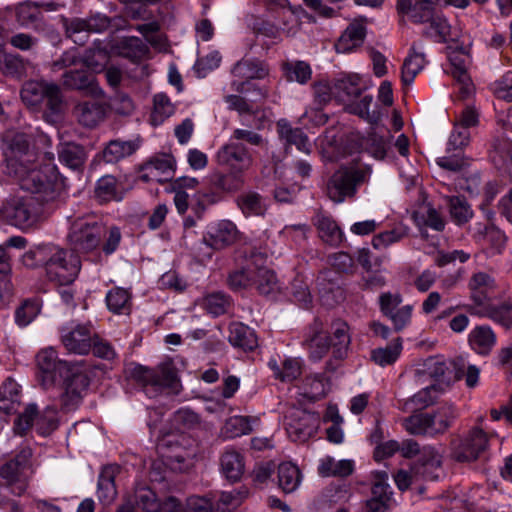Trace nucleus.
Returning a JSON list of instances; mask_svg holds the SVG:
<instances>
[{
    "label": "nucleus",
    "instance_id": "nucleus-14",
    "mask_svg": "<svg viewBox=\"0 0 512 512\" xmlns=\"http://www.w3.org/2000/svg\"><path fill=\"white\" fill-rule=\"evenodd\" d=\"M489 445L487 433L478 426L472 427L459 441L452 443V458L457 462H473Z\"/></svg>",
    "mask_w": 512,
    "mask_h": 512
},
{
    "label": "nucleus",
    "instance_id": "nucleus-13",
    "mask_svg": "<svg viewBox=\"0 0 512 512\" xmlns=\"http://www.w3.org/2000/svg\"><path fill=\"white\" fill-rule=\"evenodd\" d=\"M320 425L319 415L300 408L290 409L284 418L289 438L294 442H305L315 435Z\"/></svg>",
    "mask_w": 512,
    "mask_h": 512
},
{
    "label": "nucleus",
    "instance_id": "nucleus-44",
    "mask_svg": "<svg viewBox=\"0 0 512 512\" xmlns=\"http://www.w3.org/2000/svg\"><path fill=\"white\" fill-rule=\"evenodd\" d=\"M256 264L246 263L245 266L231 271L227 277V284L233 291H242L253 288L256 276Z\"/></svg>",
    "mask_w": 512,
    "mask_h": 512
},
{
    "label": "nucleus",
    "instance_id": "nucleus-9",
    "mask_svg": "<svg viewBox=\"0 0 512 512\" xmlns=\"http://www.w3.org/2000/svg\"><path fill=\"white\" fill-rule=\"evenodd\" d=\"M41 209L33 197H11L2 203V221L22 231L35 228Z\"/></svg>",
    "mask_w": 512,
    "mask_h": 512
},
{
    "label": "nucleus",
    "instance_id": "nucleus-55",
    "mask_svg": "<svg viewBox=\"0 0 512 512\" xmlns=\"http://www.w3.org/2000/svg\"><path fill=\"white\" fill-rule=\"evenodd\" d=\"M372 101V95H365L360 101L350 104L347 109L351 114L359 116L369 124L377 125L381 120V112L378 109H374L370 112L369 108Z\"/></svg>",
    "mask_w": 512,
    "mask_h": 512
},
{
    "label": "nucleus",
    "instance_id": "nucleus-31",
    "mask_svg": "<svg viewBox=\"0 0 512 512\" xmlns=\"http://www.w3.org/2000/svg\"><path fill=\"white\" fill-rule=\"evenodd\" d=\"M118 473V466L107 465L102 468L97 483V496L101 503L104 505L111 504L116 496L117 489L115 484V477Z\"/></svg>",
    "mask_w": 512,
    "mask_h": 512
},
{
    "label": "nucleus",
    "instance_id": "nucleus-34",
    "mask_svg": "<svg viewBox=\"0 0 512 512\" xmlns=\"http://www.w3.org/2000/svg\"><path fill=\"white\" fill-rule=\"evenodd\" d=\"M139 145L132 140H111L101 152V158L105 163H117L136 152Z\"/></svg>",
    "mask_w": 512,
    "mask_h": 512
},
{
    "label": "nucleus",
    "instance_id": "nucleus-57",
    "mask_svg": "<svg viewBox=\"0 0 512 512\" xmlns=\"http://www.w3.org/2000/svg\"><path fill=\"white\" fill-rule=\"evenodd\" d=\"M409 234V228L399 224L392 230L381 232L372 239V245L376 249L386 248L389 245L399 242Z\"/></svg>",
    "mask_w": 512,
    "mask_h": 512
},
{
    "label": "nucleus",
    "instance_id": "nucleus-18",
    "mask_svg": "<svg viewBox=\"0 0 512 512\" xmlns=\"http://www.w3.org/2000/svg\"><path fill=\"white\" fill-rule=\"evenodd\" d=\"M62 83L66 89L83 91L91 96H103L104 92L99 86L94 74L81 67L70 69L63 73Z\"/></svg>",
    "mask_w": 512,
    "mask_h": 512
},
{
    "label": "nucleus",
    "instance_id": "nucleus-25",
    "mask_svg": "<svg viewBox=\"0 0 512 512\" xmlns=\"http://www.w3.org/2000/svg\"><path fill=\"white\" fill-rule=\"evenodd\" d=\"M466 310L471 314L478 317H484L492 320L496 324L502 326L504 329L509 330L512 328V302L504 301L499 305L484 304L479 308L471 305L466 306Z\"/></svg>",
    "mask_w": 512,
    "mask_h": 512
},
{
    "label": "nucleus",
    "instance_id": "nucleus-63",
    "mask_svg": "<svg viewBox=\"0 0 512 512\" xmlns=\"http://www.w3.org/2000/svg\"><path fill=\"white\" fill-rule=\"evenodd\" d=\"M292 300L303 308H308L312 302V297L307 283L300 276H296L288 287Z\"/></svg>",
    "mask_w": 512,
    "mask_h": 512
},
{
    "label": "nucleus",
    "instance_id": "nucleus-43",
    "mask_svg": "<svg viewBox=\"0 0 512 512\" xmlns=\"http://www.w3.org/2000/svg\"><path fill=\"white\" fill-rule=\"evenodd\" d=\"M332 336L330 337V343L337 358H346L348 355V349L351 343L349 335V327L346 322L341 320H335L331 324Z\"/></svg>",
    "mask_w": 512,
    "mask_h": 512
},
{
    "label": "nucleus",
    "instance_id": "nucleus-28",
    "mask_svg": "<svg viewBox=\"0 0 512 512\" xmlns=\"http://www.w3.org/2000/svg\"><path fill=\"white\" fill-rule=\"evenodd\" d=\"M107 108L104 103L85 101L74 108V114L82 126L94 128L105 119Z\"/></svg>",
    "mask_w": 512,
    "mask_h": 512
},
{
    "label": "nucleus",
    "instance_id": "nucleus-52",
    "mask_svg": "<svg viewBox=\"0 0 512 512\" xmlns=\"http://www.w3.org/2000/svg\"><path fill=\"white\" fill-rule=\"evenodd\" d=\"M447 203L450 216L456 225H464L472 219L474 212L464 196H448Z\"/></svg>",
    "mask_w": 512,
    "mask_h": 512
},
{
    "label": "nucleus",
    "instance_id": "nucleus-64",
    "mask_svg": "<svg viewBox=\"0 0 512 512\" xmlns=\"http://www.w3.org/2000/svg\"><path fill=\"white\" fill-rule=\"evenodd\" d=\"M230 304V297L222 292L211 293L204 299L205 309L215 317L225 314Z\"/></svg>",
    "mask_w": 512,
    "mask_h": 512
},
{
    "label": "nucleus",
    "instance_id": "nucleus-6",
    "mask_svg": "<svg viewBox=\"0 0 512 512\" xmlns=\"http://www.w3.org/2000/svg\"><path fill=\"white\" fill-rule=\"evenodd\" d=\"M129 375L150 398L164 389L178 391L180 386L177 369L171 362L161 363L155 368L136 364L129 370Z\"/></svg>",
    "mask_w": 512,
    "mask_h": 512
},
{
    "label": "nucleus",
    "instance_id": "nucleus-60",
    "mask_svg": "<svg viewBox=\"0 0 512 512\" xmlns=\"http://www.w3.org/2000/svg\"><path fill=\"white\" fill-rule=\"evenodd\" d=\"M457 379L465 378L466 385L473 388L478 384L480 369L475 365H466L463 357H457L452 362Z\"/></svg>",
    "mask_w": 512,
    "mask_h": 512
},
{
    "label": "nucleus",
    "instance_id": "nucleus-50",
    "mask_svg": "<svg viewBox=\"0 0 512 512\" xmlns=\"http://www.w3.org/2000/svg\"><path fill=\"white\" fill-rule=\"evenodd\" d=\"M105 301L109 311L114 314L128 315L131 312V294L124 288L114 287L109 290Z\"/></svg>",
    "mask_w": 512,
    "mask_h": 512
},
{
    "label": "nucleus",
    "instance_id": "nucleus-39",
    "mask_svg": "<svg viewBox=\"0 0 512 512\" xmlns=\"http://www.w3.org/2000/svg\"><path fill=\"white\" fill-rule=\"evenodd\" d=\"M329 383L330 379L324 373L306 376L301 385L302 394L310 401H318L326 396Z\"/></svg>",
    "mask_w": 512,
    "mask_h": 512
},
{
    "label": "nucleus",
    "instance_id": "nucleus-58",
    "mask_svg": "<svg viewBox=\"0 0 512 512\" xmlns=\"http://www.w3.org/2000/svg\"><path fill=\"white\" fill-rule=\"evenodd\" d=\"M404 427L411 435L434 436L431 430L428 413L409 416L404 420Z\"/></svg>",
    "mask_w": 512,
    "mask_h": 512
},
{
    "label": "nucleus",
    "instance_id": "nucleus-40",
    "mask_svg": "<svg viewBox=\"0 0 512 512\" xmlns=\"http://www.w3.org/2000/svg\"><path fill=\"white\" fill-rule=\"evenodd\" d=\"M232 73L235 77L246 80L263 79L268 75L269 69L260 60L242 59L234 65Z\"/></svg>",
    "mask_w": 512,
    "mask_h": 512
},
{
    "label": "nucleus",
    "instance_id": "nucleus-3",
    "mask_svg": "<svg viewBox=\"0 0 512 512\" xmlns=\"http://www.w3.org/2000/svg\"><path fill=\"white\" fill-rule=\"evenodd\" d=\"M438 2L439 0H397L396 10L399 15L407 16L413 24L428 23L429 27L422 31L423 37L446 43L451 34V26L436 11Z\"/></svg>",
    "mask_w": 512,
    "mask_h": 512
},
{
    "label": "nucleus",
    "instance_id": "nucleus-19",
    "mask_svg": "<svg viewBox=\"0 0 512 512\" xmlns=\"http://www.w3.org/2000/svg\"><path fill=\"white\" fill-rule=\"evenodd\" d=\"M9 149L13 158L10 160L9 168L16 173L18 166H28L39 160V154L30 146L29 137L25 133H15L8 140Z\"/></svg>",
    "mask_w": 512,
    "mask_h": 512
},
{
    "label": "nucleus",
    "instance_id": "nucleus-46",
    "mask_svg": "<svg viewBox=\"0 0 512 512\" xmlns=\"http://www.w3.org/2000/svg\"><path fill=\"white\" fill-rule=\"evenodd\" d=\"M95 198L100 203L110 201H119L122 199V193L118 180L113 175H105L101 177L95 186Z\"/></svg>",
    "mask_w": 512,
    "mask_h": 512
},
{
    "label": "nucleus",
    "instance_id": "nucleus-49",
    "mask_svg": "<svg viewBox=\"0 0 512 512\" xmlns=\"http://www.w3.org/2000/svg\"><path fill=\"white\" fill-rule=\"evenodd\" d=\"M58 157L61 163L71 169H80L87 158L85 148L76 143H65L58 150Z\"/></svg>",
    "mask_w": 512,
    "mask_h": 512
},
{
    "label": "nucleus",
    "instance_id": "nucleus-27",
    "mask_svg": "<svg viewBox=\"0 0 512 512\" xmlns=\"http://www.w3.org/2000/svg\"><path fill=\"white\" fill-rule=\"evenodd\" d=\"M497 336L489 325H477L468 335V345L477 355L489 356L496 346Z\"/></svg>",
    "mask_w": 512,
    "mask_h": 512
},
{
    "label": "nucleus",
    "instance_id": "nucleus-35",
    "mask_svg": "<svg viewBox=\"0 0 512 512\" xmlns=\"http://www.w3.org/2000/svg\"><path fill=\"white\" fill-rule=\"evenodd\" d=\"M428 418L434 436L444 434L453 424L457 418V412L452 404L444 403L437 407L431 413H428Z\"/></svg>",
    "mask_w": 512,
    "mask_h": 512
},
{
    "label": "nucleus",
    "instance_id": "nucleus-62",
    "mask_svg": "<svg viewBox=\"0 0 512 512\" xmlns=\"http://www.w3.org/2000/svg\"><path fill=\"white\" fill-rule=\"evenodd\" d=\"M477 240L487 242L497 253H501L506 243L505 234L495 226H485L475 234Z\"/></svg>",
    "mask_w": 512,
    "mask_h": 512
},
{
    "label": "nucleus",
    "instance_id": "nucleus-15",
    "mask_svg": "<svg viewBox=\"0 0 512 512\" xmlns=\"http://www.w3.org/2000/svg\"><path fill=\"white\" fill-rule=\"evenodd\" d=\"M215 160L218 166L239 174H242L252 164V156L247 148L232 140L218 149Z\"/></svg>",
    "mask_w": 512,
    "mask_h": 512
},
{
    "label": "nucleus",
    "instance_id": "nucleus-8",
    "mask_svg": "<svg viewBox=\"0 0 512 512\" xmlns=\"http://www.w3.org/2000/svg\"><path fill=\"white\" fill-rule=\"evenodd\" d=\"M22 101L29 107L39 108L45 105L51 116H59L63 111V95L59 85L44 80L27 81L20 92Z\"/></svg>",
    "mask_w": 512,
    "mask_h": 512
},
{
    "label": "nucleus",
    "instance_id": "nucleus-56",
    "mask_svg": "<svg viewBox=\"0 0 512 512\" xmlns=\"http://www.w3.org/2000/svg\"><path fill=\"white\" fill-rule=\"evenodd\" d=\"M282 67L288 81L306 84L311 79L312 70L305 61L285 62Z\"/></svg>",
    "mask_w": 512,
    "mask_h": 512
},
{
    "label": "nucleus",
    "instance_id": "nucleus-1",
    "mask_svg": "<svg viewBox=\"0 0 512 512\" xmlns=\"http://www.w3.org/2000/svg\"><path fill=\"white\" fill-rule=\"evenodd\" d=\"M36 366L38 381L43 389L55 388L62 379L59 395L62 410L70 412L77 409L90 385L87 366L83 362L60 360L52 347L37 353Z\"/></svg>",
    "mask_w": 512,
    "mask_h": 512
},
{
    "label": "nucleus",
    "instance_id": "nucleus-12",
    "mask_svg": "<svg viewBox=\"0 0 512 512\" xmlns=\"http://www.w3.org/2000/svg\"><path fill=\"white\" fill-rule=\"evenodd\" d=\"M403 302V296L399 292H383L378 297L379 310L390 321L396 333L402 332L412 323L414 305Z\"/></svg>",
    "mask_w": 512,
    "mask_h": 512
},
{
    "label": "nucleus",
    "instance_id": "nucleus-20",
    "mask_svg": "<svg viewBox=\"0 0 512 512\" xmlns=\"http://www.w3.org/2000/svg\"><path fill=\"white\" fill-rule=\"evenodd\" d=\"M192 439L186 435H178L173 439H167L164 445L167 452L164 454L166 463L173 469L182 470V464L196 455V451L191 447Z\"/></svg>",
    "mask_w": 512,
    "mask_h": 512
},
{
    "label": "nucleus",
    "instance_id": "nucleus-33",
    "mask_svg": "<svg viewBox=\"0 0 512 512\" xmlns=\"http://www.w3.org/2000/svg\"><path fill=\"white\" fill-rule=\"evenodd\" d=\"M220 465L223 475L231 482H237L244 473V458L240 452L228 448L220 458Z\"/></svg>",
    "mask_w": 512,
    "mask_h": 512
},
{
    "label": "nucleus",
    "instance_id": "nucleus-24",
    "mask_svg": "<svg viewBox=\"0 0 512 512\" xmlns=\"http://www.w3.org/2000/svg\"><path fill=\"white\" fill-rule=\"evenodd\" d=\"M63 27L68 37L72 38L81 32L101 33L109 28L111 19L103 14H95L89 18H66L62 17Z\"/></svg>",
    "mask_w": 512,
    "mask_h": 512
},
{
    "label": "nucleus",
    "instance_id": "nucleus-36",
    "mask_svg": "<svg viewBox=\"0 0 512 512\" xmlns=\"http://www.w3.org/2000/svg\"><path fill=\"white\" fill-rule=\"evenodd\" d=\"M255 274L253 288L263 296L275 297L280 291L279 281L275 272L263 265L256 264Z\"/></svg>",
    "mask_w": 512,
    "mask_h": 512
},
{
    "label": "nucleus",
    "instance_id": "nucleus-11",
    "mask_svg": "<svg viewBox=\"0 0 512 512\" xmlns=\"http://www.w3.org/2000/svg\"><path fill=\"white\" fill-rule=\"evenodd\" d=\"M50 251L48 262H46L47 277L60 286L72 284L81 269L79 255L55 246H51Z\"/></svg>",
    "mask_w": 512,
    "mask_h": 512
},
{
    "label": "nucleus",
    "instance_id": "nucleus-47",
    "mask_svg": "<svg viewBox=\"0 0 512 512\" xmlns=\"http://www.w3.org/2000/svg\"><path fill=\"white\" fill-rule=\"evenodd\" d=\"M277 478L279 488L285 493H292L301 482V472L295 464L283 462L278 466Z\"/></svg>",
    "mask_w": 512,
    "mask_h": 512
},
{
    "label": "nucleus",
    "instance_id": "nucleus-61",
    "mask_svg": "<svg viewBox=\"0 0 512 512\" xmlns=\"http://www.w3.org/2000/svg\"><path fill=\"white\" fill-rule=\"evenodd\" d=\"M40 304L37 300H24L15 310V322L20 327L29 325L39 314Z\"/></svg>",
    "mask_w": 512,
    "mask_h": 512
},
{
    "label": "nucleus",
    "instance_id": "nucleus-32",
    "mask_svg": "<svg viewBox=\"0 0 512 512\" xmlns=\"http://www.w3.org/2000/svg\"><path fill=\"white\" fill-rule=\"evenodd\" d=\"M451 70L450 74L461 85V93L468 94L470 92L471 79L467 72L468 55L459 50H453L448 56Z\"/></svg>",
    "mask_w": 512,
    "mask_h": 512
},
{
    "label": "nucleus",
    "instance_id": "nucleus-4",
    "mask_svg": "<svg viewBox=\"0 0 512 512\" xmlns=\"http://www.w3.org/2000/svg\"><path fill=\"white\" fill-rule=\"evenodd\" d=\"M372 167L368 164L352 161L341 165L326 183V195L336 204L352 200L358 189L370 181Z\"/></svg>",
    "mask_w": 512,
    "mask_h": 512
},
{
    "label": "nucleus",
    "instance_id": "nucleus-51",
    "mask_svg": "<svg viewBox=\"0 0 512 512\" xmlns=\"http://www.w3.org/2000/svg\"><path fill=\"white\" fill-rule=\"evenodd\" d=\"M425 55L417 52L415 46L412 45L409 55L405 58L401 70V80L406 86L412 84L416 75L423 69L425 65Z\"/></svg>",
    "mask_w": 512,
    "mask_h": 512
},
{
    "label": "nucleus",
    "instance_id": "nucleus-54",
    "mask_svg": "<svg viewBox=\"0 0 512 512\" xmlns=\"http://www.w3.org/2000/svg\"><path fill=\"white\" fill-rule=\"evenodd\" d=\"M120 54L132 62L141 61L149 52L148 46L139 37L124 38L119 44Z\"/></svg>",
    "mask_w": 512,
    "mask_h": 512
},
{
    "label": "nucleus",
    "instance_id": "nucleus-59",
    "mask_svg": "<svg viewBox=\"0 0 512 512\" xmlns=\"http://www.w3.org/2000/svg\"><path fill=\"white\" fill-rule=\"evenodd\" d=\"M387 147L386 139L374 131L361 139V148L376 159H383L386 156Z\"/></svg>",
    "mask_w": 512,
    "mask_h": 512
},
{
    "label": "nucleus",
    "instance_id": "nucleus-38",
    "mask_svg": "<svg viewBox=\"0 0 512 512\" xmlns=\"http://www.w3.org/2000/svg\"><path fill=\"white\" fill-rule=\"evenodd\" d=\"M278 135L287 145H295L300 151L310 153L311 145L307 135L301 128H293L285 120L277 123Z\"/></svg>",
    "mask_w": 512,
    "mask_h": 512
},
{
    "label": "nucleus",
    "instance_id": "nucleus-2",
    "mask_svg": "<svg viewBox=\"0 0 512 512\" xmlns=\"http://www.w3.org/2000/svg\"><path fill=\"white\" fill-rule=\"evenodd\" d=\"M20 187L32 194L42 202L56 200L64 190V178L59 174L55 164L40 163L39 160L28 166H18L14 173Z\"/></svg>",
    "mask_w": 512,
    "mask_h": 512
},
{
    "label": "nucleus",
    "instance_id": "nucleus-26",
    "mask_svg": "<svg viewBox=\"0 0 512 512\" xmlns=\"http://www.w3.org/2000/svg\"><path fill=\"white\" fill-rule=\"evenodd\" d=\"M33 451L29 446L21 447L16 455L0 468V475L7 483H12L23 477L32 466Z\"/></svg>",
    "mask_w": 512,
    "mask_h": 512
},
{
    "label": "nucleus",
    "instance_id": "nucleus-42",
    "mask_svg": "<svg viewBox=\"0 0 512 512\" xmlns=\"http://www.w3.org/2000/svg\"><path fill=\"white\" fill-rule=\"evenodd\" d=\"M403 340L397 337L385 347H378L371 350L370 359L380 367L393 365L401 355Z\"/></svg>",
    "mask_w": 512,
    "mask_h": 512
},
{
    "label": "nucleus",
    "instance_id": "nucleus-16",
    "mask_svg": "<svg viewBox=\"0 0 512 512\" xmlns=\"http://www.w3.org/2000/svg\"><path fill=\"white\" fill-rule=\"evenodd\" d=\"M61 342L71 353L88 354L93 345L92 327L85 324L65 326L60 329Z\"/></svg>",
    "mask_w": 512,
    "mask_h": 512
},
{
    "label": "nucleus",
    "instance_id": "nucleus-5",
    "mask_svg": "<svg viewBox=\"0 0 512 512\" xmlns=\"http://www.w3.org/2000/svg\"><path fill=\"white\" fill-rule=\"evenodd\" d=\"M206 180V186L195 194L192 209L197 219L202 218L207 207L222 201L226 194L239 191L244 184L242 175L234 171H214Z\"/></svg>",
    "mask_w": 512,
    "mask_h": 512
},
{
    "label": "nucleus",
    "instance_id": "nucleus-45",
    "mask_svg": "<svg viewBox=\"0 0 512 512\" xmlns=\"http://www.w3.org/2000/svg\"><path fill=\"white\" fill-rule=\"evenodd\" d=\"M269 368L273 371V375L281 382H292L301 375L302 362L298 358H287L281 365L276 360L270 359Z\"/></svg>",
    "mask_w": 512,
    "mask_h": 512
},
{
    "label": "nucleus",
    "instance_id": "nucleus-30",
    "mask_svg": "<svg viewBox=\"0 0 512 512\" xmlns=\"http://www.w3.org/2000/svg\"><path fill=\"white\" fill-rule=\"evenodd\" d=\"M468 288L470 290V299L475 304L474 307L479 308L490 298V294L495 288V282L487 273L478 272L471 276Z\"/></svg>",
    "mask_w": 512,
    "mask_h": 512
},
{
    "label": "nucleus",
    "instance_id": "nucleus-21",
    "mask_svg": "<svg viewBox=\"0 0 512 512\" xmlns=\"http://www.w3.org/2000/svg\"><path fill=\"white\" fill-rule=\"evenodd\" d=\"M238 235L239 231L232 221L221 220L210 227L203 241L214 250H222L233 245Z\"/></svg>",
    "mask_w": 512,
    "mask_h": 512
},
{
    "label": "nucleus",
    "instance_id": "nucleus-29",
    "mask_svg": "<svg viewBox=\"0 0 512 512\" xmlns=\"http://www.w3.org/2000/svg\"><path fill=\"white\" fill-rule=\"evenodd\" d=\"M229 343L244 352L254 351L258 347L255 331L241 322H233L229 326Z\"/></svg>",
    "mask_w": 512,
    "mask_h": 512
},
{
    "label": "nucleus",
    "instance_id": "nucleus-48",
    "mask_svg": "<svg viewBox=\"0 0 512 512\" xmlns=\"http://www.w3.org/2000/svg\"><path fill=\"white\" fill-rule=\"evenodd\" d=\"M16 17L22 26H33L35 29H39L45 25L44 16L39 10V6L32 1L20 3L16 8Z\"/></svg>",
    "mask_w": 512,
    "mask_h": 512
},
{
    "label": "nucleus",
    "instance_id": "nucleus-37",
    "mask_svg": "<svg viewBox=\"0 0 512 512\" xmlns=\"http://www.w3.org/2000/svg\"><path fill=\"white\" fill-rule=\"evenodd\" d=\"M334 97L340 102H347L362 94L360 78L357 75H344L334 80Z\"/></svg>",
    "mask_w": 512,
    "mask_h": 512
},
{
    "label": "nucleus",
    "instance_id": "nucleus-53",
    "mask_svg": "<svg viewBox=\"0 0 512 512\" xmlns=\"http://www.w3.org/2000/svg\"><path fill=\"white\" fill-rule=\"evenodd\" d=\"M237 205L245 216H262L266 211L262 196L256 192L239 195Z\"/></svg>",
    "mask_w": 512,
    "mask_h": 512
},
{
    "label": "nucleus",
    "instance_id": "nucleus-17",
    "mask_svg": "<svg viewBox=\"0 0 512 512\" xmlns=\"http://www.w3.org/2000/svg\"><path fill=\"white\" fill-rule=\"evenodd\" d=\"M232 87L236 92L243 93L245 91L253 90L255 92V99L249 101L240 95H227L224 97L225 102L228 104L230 110H235L239 114H255L254 103L261 102L269 96L267 87H259L250 82H233Z\"/></svg>",
    "mask_w": 512,
    "mask_h": 512
},
{
    "label": "nucleus",
    "instance_id": "nucleus-23",
    "mask_svg": "<svg viewBox=\"0 0 512 512\" xmlns=\"http://www.w3.org/2000/svg\"><path fill=\"white\" fill-rule=\"evenodd\" d=\"M319 238L331 247H339L344 240V233L336 220L328 213L318 210L312 218Z\"/></svg>",
    "mask_w": 512,
    "mask_h": 512
},
{
    "label": "nucleus",
    "instance_id": "nucleus-10",
    "mask_svg": "<svg viewBox=\"0 0 512 512\" xmlns=\"http://www.w3.org/2000/svg\"><path fill=\"white\" fill-rule=\"evenodd\" d=\"M442 465L440 454L433 447H424L418 461L411 466L410 471L400 469L393 476L399 490H407L420 478L424 480H437L438 474L434 471Z\"/></svg>",
    "mask_w": 512,
    "mask_h": 512
},
{
    "label": "nucleus",
    "instance_id": "nucleus-41",
    "mask_svg": "<svg viewBox=\"0 0 512 512\" xmlns=\"http://www.w3.org/2000/svg\"><path fill=\"white\" fill-rule=\"evenodd\" d=\"M366 29L361 24H350L335 44L338 53L351 52L364 42Z\"/></svg>",
    "mask_w": 512,
    "mask_h": 512
},
{
    "label": "nucleus",
    "instance_id": "nucleus-22",
    "mask_svg": "<svg viewBox=\"0 0 512 512\" xmlns=\"http://www.w3.org/2000/svg\"><path fill=\"white\" fill-rule=\"evenodd\" d=\"M303 345L309 350L312 360L318 361L328 352L331 347L330 336L323 334V322L314 318L304 335Z\"/></svg>",
    "mask_w": 512,
    "mask_h": 512
},
{
    "label": "nucleus",
    "instance_id": "nucleus-7",
    "mask_svg": "<svg viewBox=\"0 0 512 512\" xmlns=\"http://www.w3.org/2000/svg\"><path fill=\"white\" fill-rule=\"evenodd\" d=\"M106 235V226L91 216L76 218L70 225L67 242L76 255L97 250Z\"/></svg>",
    "mask_w": 512,
    "mask_h": 512
}]
</instances>
